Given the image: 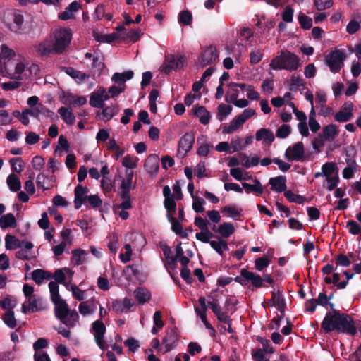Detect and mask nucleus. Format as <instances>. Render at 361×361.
<instances>
[{
	"label": "nucleus",
	"instance_id": "nucleus-18",
	"mask_svg": "<svg viewBox=\"0 0 361 361\" xmlns=\"http://www.w3.org/2000/svg\"><path fill=\"white\" fill-rule=\"evenodd\" d=\"M241 276L246 278L247 282L251 281L252 286L255 288H259L263 286V279L259 274L254 272L249 271L246 269L240 270Z\"/></svg>",
	"mask_w": 361,
	"mask_h": 361
},
{
	"label": "nucleus",
	"instance_id": "nucleus-21",
	"mask_svg": "<svg viewBox=\"0 0 361 361\" xmlns=\"http://www.w3.org/2000/svg\"><path fill=\"white\" fill-rule=\"evenodd\" d=\"M257 141L263 140L266 144L271 145L274 141V135L272 131L268 128H262L255 134Z\"/></svg>",
	"mask_w": 361,
	"mask_h": 361
},
{
	"label": "nucleus",
	"instance_id": "nucleus-16",
	"mask_svg": "<svg viewBox=\"0 0 361 361\" xmlns=\"http://www.w3.org/2000/svg\"><path fill=\"white\" fill-rule=\"evenodd\" d=\"M195 142V133L188 132L184 134L179 140L178 150L184 151L185 154L188 153L192 147Z\"/></svg>",
	"mask_w": 361,
	"mask_h": 361
},
{
	"label": "nucleus",
	"instance_id": "nucleus-26",
	"mask_svg": "<svg viewBox=\"0 0 361 361\" xmlns=\"http://www.w3.org/2000/svg\"><path fill=\"white\" fill-rule=\"evenodd\" d=\"M48 176L45 175L44 173H40L38 174L36 180V183L38 188H41L43 190H47L50 189L53 185L51 183V178Z\"/></svg>",
	"mask_w": 361,
	"mask_h": 361
},
{
	"label": "nucleus",
	"instance_id": "nucleus-23",
	"mask_svg": "<svg viewBox=\"0 0 361 361\" xmlns=\"http://www.w3.org/2000/svg\"><path fill=\"white\" fill-rule=\"evenodd\" d=\"M194 114L199 118L200 122L203 125H207L211 119L210 113L203 106H195L193 108Z\"/></svg>",
	"mask_w": 361,
	"mask_h": 361
},
{
	"label": "nucleus",
	"instance_id": "nucleus-39",
	"mask_svg": "<svg viewBox=\"0 0 361 361\" xmlns=\"http://www.w3.org/2000/svg\"><path fill=\"white\" fill-rule=\"evenodd\" d=\"M326 181L327 183L326 185L325 183L323 184V187L326 188L328 190L332 191L336 188L338 183L340 181L339 176L338 174V171H336L334 176H329L326 178Z\"/></svg>",
	"mask_w": 361,
	"mask_h": 361
},
{
	"label": "nucleus",
	"instance_id": "nucleus-52",
	"mask_svg": "<svg viewBox=\"0 0 361 361\" xmlns=\"http://www.w3.org/2000/svg\"><path fill=\"white\" fill-rule=\"evenodd\" d=\"M192 209L196 213H202L204 211L203 205L205 204L204 199L200 197H193Z\"/></svg>",
	"mask_w": 361,
	"mask_h": 361
},
{
	"label": "nucleus",
	"instance_id": "nucleus-8",
	"mask_svg": "<svg viewBox=\"0 0 361 361\" xmlns=\"http://www.w3.org/2000/svg\"><path fill=\"white\" fill-rule=\"evenodd\" d=\"M353 104L350 101L345 102L340 110L334 115V119L338 123H346L351 120L353 114Z\"/></svg>",
	"mask_w": 361,
	"mask_h": 361
},
{
	"label": "nucleus",
	"instance_id": "nucleus-28",
	"mask_svg": "<svg viewBox=\"0 0 361 361\" xmlns=\"http://www.w3.org/2000/svg\"><path fill=\"white\" fill-rule=\"evenodd\" d=\"M244 123L240 119L239 116H235L229 123L228 126H225L222 128V133L224 134H230L238 130L241 127Z\"/></svg>",
	"mask_w": 361,
	"mask_h": 361
},
{
	"label": "nucleus",
	"instance_id": "nucleus-30",
	"mask_svg": "<svg viewBox=\"0 0 361 361\" xmlns=\"http://www.w3.org/2000/svg\"><path fill=\"white\" fill-rule=\"evenodd\" d=\"M24 240L20 241L14 235L7 234L5 238V246L6 250H15L23 247Z\"/></svg>",
	"mask_w": 361,
	"mask_h": 361
},
{
	"label": "nucleus",
	"instance_id": "nucleus-43",
	"mask_svg": "<svg viewBox=\"0 0 361 361\" xmlns=\"http://www.w3.org/2000/svg\"><path fill=\"white\" fill-rule=\"evenodd\" d=\"M284 196L290 202H295L298 204H302L306 198L300 195L295 194L291 190H288L284 192Z\"/></svg>",
	"mask_w": 361,
	"mask_h": 361
},
{
	"label": "nucleus",
	"instance_id": "nucleus-45",
	"mask_svg": "<svg viewBox=\"0 0 361 361\" xmlns=\"http://www.w3.org/2000/svg\"><path fill=\"white\" fill-rule=\"evenodd\" d=\"M274 305L277 307L281 315L284 317L286 303L284 296L282 295L281 291L279 289L278 290L277 300L275 301V305Z\"/></svg>",
	"mask_w": 361,
	"mask_h": 361
},
{
	"label": "nucleus",
	"instance_id": "nucleus-5",
	"mask_svg": "<svg viewBox=\"0 0 361 361\" xmlns=\"http://www.w3.org/2000/svg\"><path fill=\"white\" fill-rule=\"evenodd\" d=\"M345 57L346 56L343 51L335 49L326 56L325 61L331 72L338 73L341 70V63Z\"/></svg>",
	"mask_w": 361,
	"mask_h": 361
},
{
	"label": "nucleus",
	"instance_id": "nucleus-55",
	"mask_svg": "<svg viewBox=\"0 0 361 361\" xmlns=\"http://www.w3.org/2000/svg\"><path fill=\"white\" fill-rule=\"evenodd\" d=\"M214 314L216 316L217 319L223 323L230 322H232V319H231L230 316L228 314L229 312L228 311H222L221 307L217 311V310H215Z\"/></svg>",
	"mask_w": 361,
	"mask_h": 361
},
{
	"label": "nucleus",
	"instance_id": "nucleus-4",
	"mask_svg": "<svg viewBox=\"0 0 361 361\" xmlns=\"http://www.w3.org/2000/svg\"><path fill=\"white\" fill-rule=\"evenodd\" d=\"M72 37V32L68 28H61L54 32V50L56 54H61L69 45Z\"/></svg>",
	"mask_w": 361,
	"mask_h": 361
},
{
	"label": "nucleus",
	"instance_id": "nucleus-31",
	"mask_svg": "<svg viewBox=\"0 0 361 361\" xmlns=\"http://www.w3.org/2000/svg\"><path fill=\"white\" fill-rule=\"evenodd\" d=\"M338 133V132L336 126L334 124H329L323 128L322 135L321 136L328 141H332Z\"/></svg>",
	"mask_w": 361,
	"mask_h": 361
},
{
	"label": "nucleus",
	"instance_id": "nucleus-62",
	"mask_svg": "<svg viewBox=\"0 0 361 361\" xmlns=\"http://www.w3.org/2000/svg\"><path fill=\"white\" fill-rule=\"evenodd\" d=\"M195 173L199 178L207 176L206 173L205 164L200 161L195 168Z\"/></svg>",
	"mask_w": 361,
	"mask_h": 361
},
{
	"label": "nucleus",
	"instance_id": "nucleus-10",
	"mask_svg": "<svg viewBox=\"0 0 361 361\" xmlns=\"http://www.w3.org/2000/svg\"><path fill=\"white\" fill-rule=\"evenodd\" d=\"M178 341V335L176 329H171L166 331V335L162 339V344L164 345L165 350L163 353H168L173 350L177 345Z\"/></svg>",
	"mask_w": 361,
	"mask_h": 361
},
{
	"label": "nucleus",
	"instance_id": "nucleus-9",
	"mask_svg": "<svg viewBox=\"0 0 361 361\" xmlns=\"http://www.w3.org/2000/svg\"><path fill=\"white\" fill-rule=\"evenodd\" d=\"M53 304L54 305L55 317L63 324H70V321L67 320L70 309L66 300H61Z\"/></svg>",
	"mask_w": 361,
	"mask_h": 361
},
{
	"label": "nucleus",
	"instance_id": "nucleus-56",
	"mask_svg": "<svg viewBox=\"0 0 361 361\" xmlns=\"http://www.w3.org/2000/svg\"><path fill=\"white\" fill-rule=\"evenodd\" d=\"M257 340L262 344L263 347L262 350H263V352L269 354H272L274 353V348L271 346H270L269 340L261 336H257Z\"/></svg>",
	"mask_w": 361,
	"mask_h": 361
},
{
	"label": "nucleus",
	"instance_id": "nucleus-7",
	"mask_svg": "<svg viewBox=\"0 0 361 361\" xmlns=\"http://www.w3.org/2000/svg\"><path fill=\"white\" fill-rule=\"evenodd\" d=\"M92 330L94 332L95 342L99 348L102 350H106L108 345L104 341V336L106 332V326L101 319L94 321L92 324Z\"/></svg>",
	"mask_w": 361,
	"mask_h": 361
},
{
	"label": "nucleus",
	"instance_id": "nucleus-41",
	"mask_svg": "<svg viewBox=\"0 0 361 361\" xmlns=\"http://www.w3.org/2000/svg\"><path fill=\"white\" fill-rule=\"evenodd\" d=\"M298 19L301 27L303 30H307L312 27V19L310 17L306 16L302 13H300L298 16Z\"/></svg>",
	"mask_w": 361,
	"mask_h": 361
},
{
	"label": "nucleus",
	"instance_id": "nucleus-50",
	"mask_svg": "<svg viewBox=\"0 0 361 361\" xmlns=\"http://www.w3.org/2000/svg\"><path fill=\"white\" fill-rule=\"evenodd\" d=\"M195 311L197 316L200 317L202 322L204 323L205 327L207 329L211 330L213 332V334H214L216 331L207 319V312L200 311V308L197 307H195Z\"/></svg>",
	"mask_w": 361,
	"mask_h": 361
},
{
	"label": "nucleus",
	"instance_id": "nucleus-37",
	"mask_svg": "<svg viewBox=\"0 0 361 361\" xmlns=\"http://www.w3.org/2000/svg\"><path fill=\"white\" fill-rule=\"evenodd\" d=\"M49 288L50 291V299L53 303L63 300L59 295V285L56 282L51 281L49 283Z\"/></svg>",
	"mask_w": 361,
	"mask_h": 361
},
{
	"label": "nucleus",
	"instance_id": "nucleus-1",
	"mask_svg": "<svg viewBox=\"0 0 361 361\" xmlns=\"http://www.w3.org/2000/svg\"><path fill=\"white\" fill-rule=\"evenodd\" d=\"M321 329L325 334L334 331L350 336L357 334V327L353 317L341 312H326L322 322Z\"/></svg>",
	"mask_w": 361,
	"mask_h": 361
},
{
	"label": "nucleus",
	"instance_id": "nucleus-54",
	"mask_svg": "<svg viewBox=\"0 0 361 361\" xmlns=\"http://www.w3.org/2000/svg\"><path fill=\"white\" fill-rule=\"evenodd\" d=\"M45 274L46 270L42 269H35L32 273V279L37 284L39 285L44 280Z\"/></svg>",
	"mask_w": 361,
	"mask_h": 361
},
{
	"label": "nucleus",
	"instance_id": "nucleus-47",
	"mask_svg": "<svg viewBox=\"0 0 361 361\" xmlns=\"http://www.w3.org/2000/svg\"><path fill=\"white\" fill-rule=\"evenodd\" d=\"M118 111L117 106H110L104 108L102 111V116L106 118L105 121L111 119Z\"/></svg>",
	"mask_w": 361,
	"mask_h": 361
},
{
	"label": "nucleus",
	"instance_id": "nucleus-35",
	"mask_svg": "<svg viewBox=\"0 0 361 361\" xmlns=\"http://www.w3.org/2000/svg\"><path fill=\"white\" fill-rule=\"evenodd\" d=\"M176 200V199L175 198V196L168 199H164V206L166 210V215L174 216L177 209Z\"/></svg>",
	"mask_w": 361,
	"mask_h": 361
},
{
	"label": "nucleus",
	"instance_id": "nucleus-19",
	"mask_svg": "<svg viewBox=\"0 0 361 361\" xmlns=\"http://www.w3.org/2000/svg\"><path fill=\"white\" fill-rule=\"evenodd\" d=\"M133 305L131 299L125 298L123 300H115L112 302V309L116 312H126Z\"/></svg>",
	"mask_w": 361,
	"mask_h": 361
},
{
	"label": "nucleus",
	"instance_id": "nucleus-25",
	"mask_svg": "<svg viewBox=\"0 0 361 361\" xmlns=\"http://www.w3.org/2000/svg\"><path fill=\"white\" fill-rule=\"evenodd\" d=\"M17 226L16 219L12 213H8L0 217V228H16Z\"/></svg>",
	"mask_w": 361,
	"mask_h": 361
},
{
	"label": "nucleus",
	"instance_id": "nucleus-29",
	"mask_svg": "<svg viewBox=\"0 0 361 361\" xmlns=\"http://www.w3.org/2000/svg\"><path fill=\"white\" fill-rule=\"evenodd\" d=\"M134 295L139 304H144L150 299V293L147 288L138 287L134 291Z\"/></svg>",
	"mask_w": 361,
	"mask_h": 361
},
{
	"label": "nucleus",
	"instance_id": "nucleus-58",
	"mask_svg": "<svg viewBox=\"0 0 361 361\" xmlns=\"http://www.w3.org/2000/svg\"><path fill=\"white\" fill-rule=\"evenodd\" d=\"M90 308L91 305H89V301L82 302L78 307L80 313L83 316L92 314L94 313V309Z\"/></svg>",
	"mask_w": 361,
	"mask_h": 361
},
{
	"label": "nucleus",
	"instance_id": "nucleus-49",
	"mask_svg": "<svg viewBox=\"0 0 361 361\" xmlns=\"http://www.w3.org/2000/svg\"><path fill=\"white\" fill-rule=\"evenodd\" d=\"M94 39L97 42H106V43H111L117 39L116 33L113 32L111 34L108 35H94Z\"/></svg>",
	"mask_w": 361,
	"mask_h": 361
},
{
	"label": "nucleus",
	"instance_id": "nucleus-20",
	"mask_svg": "<svg viewBox=\"0 0 361 361\" xmlns=\"http://www.w3.org/2000/svg\"><path fill=\"white\" fill-rule=\"evenodd\" d=\"M80 8V4L74 1L71 2L66 8L65 11L59 15V18L62 20H68L75 18L73 12H76Z\"/></svg>",
	"mask_w": 361,
	"mask_h": 361
},
{
	"label": "nucleus",
	"instance_id": "nucleus-12",
	"mask_svg": "<svg viewBox=\"0 0 361 361\" xmlns=\"http://www.w3.org/2000/svg\"><path fill=\"white\" fill-rule=\"evenodd\" d=\"M89 192V188L87 186H83L78 184L74 190V207L76 209L81 207L82 204L86 201Z\"/></svg>",
	"mask_w": 361,
	"mask_h": 361
},
{
	"label": "nucleus",
	"instance_id": "nucleus-51",
	"mask_svg": "<svg viewBox=\"0 0 361 361\" xmlns=\"http://www.w3.org/2000/svg\"><path fill=\"white\" fill-rule=\"evenodd\" d=\"M290 126L287 124H283L276 130V136L279 138L285 139L290 134Z\"/></svg>",
	"mask_w": 361,
	"mask_h": 361
},
{
	"label": "nucleus",
	"instance_id": "nucleus-46",
	"mask_svg": "<svg viewBox=\"0 0 361 361\" xmlns=\"http://www.w3.org/2000/svg\"><path fill=\"white\" fill-rule=\"evenodd\" d=\"M11 169L13 171L20 173L23 170L24 162L21 157H13L10 159Z\"/></svg>",
	"mask_w": 361,
	"mask_h": 361
},
{
	"label": "nucleus",
	"instance_id": "nucleus-2",
	"mask_svg": "<svg viewBox=\"0 0 361 361\" xmlns=\"http://www.w3.org/2000/svg\"><path fill=\"white\" fill-rule=\"evenodd\" d=\"M301 65L302 63L300 58L294 53L288 50L282 51L270 63V67L274 70H286L288 71H295Z\"/></svg>",
	"mask_w": 361,
	"mask_h": 361
},
{
	"label": "nucleus",
	"instance_id": "nucleus-57",
	"mask_svg": "<svg viewBox=\"0 0 361 361\" xmlns=\"http://www.w3.org/2000/svg\"><path fill=\"white\" fill-rule=\"evenodd\" d=\"M335 260L337 266L347 267L351 264L349 257L343 253L338 254Z\"/></svg>",
	"mask_w": 361,
	"mask_h": 361
},
{
	"label": "nucleus",
	"instance_id": "nucleus-38",
	"mask_svg": "<svg viewBox=\"0 0 361 361\" xmlns=\"http://www.w3.org/2000/svg\"><path fill=\"white\" fill-rule=\"evenodd\" d=\"M322 171L324 176L326 178H328L329 176H331L333 174L335 175L336 171H338V169L336 163L326 162L322 165Z\"/></svg>",
	"mask_w": 361,
	"mask_h": 361
},
{
	"label": "nucleus",
	"instance_id": "nucleus-22",
	"mask_svg": "<svg viewBox=\"0 0 361 361\" xmlns=\"http://www.w3.org/2000/svg\"><path fill=\"white\" fill-rule=\"evenodd\" d=\"M166 218L171 224V230L173 232L183 238L188 237L187 232L183 231L182 224L174 216L166 215Z\"/></svg>",
	"mask_w": 361,
	"mask_h": 361
},
{
	"label": "nucleus",
	"instance_id": "nucleus-27",
	"mask_svg": "<svg viewBox=\"0 0 361 361\" xmlns=\"http://www.w3.org/2000/svg\"><path fill=\"white\" fill-rule=\"evenodd\" d=\"M58 112L60 114L61 118L67 125L72 126L75 123V116L71 110H69L66 107L62 106L59 109Z\"/></svg>",
	"mask_w": 361,
	"mask_h": 361
},
{
	"label": "nucleus",
	"instance_id": "nucleus-33",
	"mask_svg": "<svg viewBox=\"0 0 361 361\" xmlns=\"http://www.w3.org/2000/svg\"><path fill=\"white\" fill-rule=\"evenodd\" d=\"M6 183L9 189L13 192H18L21 188V182L20 178L13 173H11L7 177Z\"/></svg>",
	"mask_w": 361,
	"mask_h": 361
},
{
	"label": "nucleus",
	"instance_id": "nucleus-6",
	"mask_svg": "<svg viewBox=\"0 0 361 361\" xmlns=\"http://www.w3.org/2000/svg\"><path fill=\"white\" fill-rule=\"evenodd\" d=\"M218 58L219 54L216 47L210 45L204 49L198 61L202 67H205L207 65L215 63L217 61Z\"/></svg>",
	"mask_w": 361,
	"mask_h": 361
},
{
	"label": "nucleus",
	"instance_id": "nucleus-17",
	"mask_svg": "<svg viewBox=\"0 0 361 361\" xmlns=\"http://www.w3.org/2000/svg\"><path fill=\"white\" fill-rule=\"evenodd\" d=\"M144 167L148 173L156 174L159 169V158L157 154H152L146 159Z\"/></svg>",
	"mask_w": 361,
	"mask_h": 361
},
{
	"label": "nucleus",
	"instance_id": "nucleus-48",
	"mask_svg": "<svg viewBox=\"0 0 361 361\" xmlns=\"http://www.w3.org/2000/svg\"><path fill=\"white\" fill-rule=\"evenodd\" d=\"M195 237L198 240L204 243H209L212 241L210 239L214 238V235L208 229L197 233Z\"/></svg>",
	"mask_w": 361,
	"mask_h": 361
},
{
	"label": "nucleus",
	"instance_id": "nucleus-24",
	"mask_svg": "<svg viewBox=\"0 0 361 361\" xmlns=\"http://www.w3.org/2000/svg\"><path fill=\"white\" fill-rule=\"evenodd\" d=\"M235 227L230 222H224L219 225L217 231L218 233L223 238H228L235 232Z\"/></svg>",
	"mask_w": 361,
	"mask_h": 361
},
{
	"label": "nucleus",
	"instance_id": "nucleus-11",
	"mask_svg": "<svg viewBox=\"0 0 361 361\" xmlns=\"http://www.w3.org/2000/svg\"><path fill=\"white\" fill-rule=\"evenodd\" d=\"M304 145L302 142H296L293 147H288L285 152V157L288 160L300 161L304 155Z\"/></svg>",
	"mask_w": 361,
	"mask_h": 361
},
{
	"label": "nucleus",
	"instance_id": "nucleus-15",
	"mask_svg": "<svg viewBox=\"0 0 361 361\" xmlns=\"http://www.w3.org/2000/svg\"><path fill=\"white\" fill-rule=\"evenodd\" d=\"M286 177L284 176H279L276 177L271 178L269 180V184L270 185V190L278 193L286 192Z\"/></svg>",
	"mask_w": 361,
	"mask_h": 361
},
{
	"label": "nucleus",
	"instance_id": "nucleus-53",
	"mask_svg": "<svg viewBox=\"0 0 361 361\" xmlns=\"http://www.w3.org/2000/svg\"><path fill=\"white\" fill-rule=\"evenodd\" d=\"M232 106L224 104H221L218 106V118L220 121H223V118L220 116H226L231 113Z\"/></svg>",
	"mask_w": 361,
	"mask_h": 361
},
{
	"label": "nucleus",
	"instance_id": "nucleus-60",
	"mask_svg": "<svg viewBox=\"0 0 361 361\" xmlns=\"http://www.w3.org/2000/svg\"><path fill=\"white\" fill-rule=\"evenodd\" d=\"M294 10L290 6H287L282 13V19L285 23H291L293 20Z\"/></svg>",
	"mask_w": 361,
	"mask_h": 361
},
{
	"label": "nucleus",
	"instance_id": "nucleus-63",
	"mask_svg": "<svg viewBox=\"0 0 361 361\" xmlns=\"http://www.w3.org/2000/svg\"><path fill=\"white\" fill-rule=\"evenodd\" d=\"M347 226L350 227L349 233L352 235H357L361 233V227L360 225L353 220H350L347 222Z\"/></svg>",
	"mask_w": 361,
	"mask_h": 361
},
{
	"label": "nucleus",
	"instance_id": "nucleus-42",
	"mask_svg": "<svg viewBox=\"0 0 361 361\" xmlns=\"http://www.w3.org/2000/svg\"><path fill=\"white\" fill-rule=\"evenodd\" d=\"M192 21V16L188 10H184L180 12L178 15V22L183 25H190Z\"/></svg>",
	"mask_w": 361,
	"mask_h": 361
},
{
	"label": "nucleus",
	"instance_id": "nucleus-3",
	"mask_svg": "<svg viewBox=\"0 0 361 361\" xmlns=\"http://www.w3.org/2000/svg\"><path fill=\"white\" fill-rule=\"evenodd\" d=\"M187 62V59L181 54H167L160 68L162 73L169 74L172 71H177L183 69Z\"/></svg>",
	"mask_w": 361,
	"mask_h": 361
},
{
	"label": "nucleus",
	"instance_id": "nucleus-59",
	"mask_svg": "<svg viewBox=\"0 0 361 361\" xmlns=\"http://www.w3.org/2000/svg\"><path fill=\"white\" fill-rule=\"evenodd\" d=\"M238 302V300L233 296H228L224 304V307L226 311L231 312V314H233L235 311L234 305Z\"/></svg>",
	"mask_w": 361,
	"mask_h": 361
},
{
	"label": "nucleus",
	"instance_id": "nucleus-14",
	"mask_svg": "<svg viewBox=\"0 0 361 361\" xmlns=\"http://www.w3.org/2000/svg\"><path fill=\"white\" fill-rule=\"evenodd\" d=\"M31 110L27 111V113H29L30 116L35 118H39L40 114L44 115L52 120L58 118V116L54 112L49 110L42 103H39L37 106L31 109Z\"/></svg>",
	"mask_w": 361,
	"mask_h": 361
},
{
	"label": "nucleus",
	"instance_id": "nucleus-34",
	"mask_svg": "<svg viewBox=\"0 0 361 361\" xmlns=\"http://www.w3.org/2000/svg\"><path fill=\"white\" fill-rule=\"evenodd\" d=\"M28 310L31 312H36L42 310V307H41L42 299L39 297H37L35 295L30 296L28 298Z\"/></svg>",
	"mask_w": 361,
	"mask_h": 361
},
{
	"label": "nucleus",
	"instance_id": "nucleus-61",
	"mask_svg": "<svg viewBox=\"0 0 361 361\" xmlns=\"http://www.w3.org/2000/svg\"><path fill=\"white\" fill-rule=\"evenodd\" d=\"M269 264V261L267 257H262L256 259L255 262V268L258 271H262L267 267Z\"/></svg>",
	"mask_w": 361,
	"mask_h": 361
},
{
	"label": "nucleus",
	"instance_id": "nucleus-32",
	"mask_svg": "<svg viewBox=\"0 0 361 361\" xmlns=\"http://www.w3.org/2000/svg\"><path fill=\"white\" fill-rule=\"evenodd\" d=\"M242 211V209L238 208L235 205H226L221 210L224 215L231 218L240 217Z\"/></svg>",
	"mask_w": 361,
	"mask_h": 361
},
{
	"label": "nucleus",
	"instance_id": "nucleus-44",
	"mask_svg": "<svg viewBox=\"0 0 361 361\" xmlns=\"http://www.w3.org/2000/svg\"><path fill=\"white\" fill-rule=\"evenodd\" d=\"M87 255V252L80 248L75 249L73 251L71 261L75 262V264L78 266L83 263L82 257Z\"/></svg>",
	"mask_w": 361,
	"mask_h": 361
},
{
	"label": "nucleus",
	"instance_id": "nucleus-64",
	"mask_svg": "<svg viewBox=\"0 0 361 361\" xmlns=\"http://www.w3.org/2000/svg\"><path fill=\"white\" fill-rule=\"evenodd\" d=\"M264 353L262 349L257 348L252 350V356L255 361H270L265 358Z\"/></svg>",
	"mask_w": 361,
	"mask_h": 361
},
{
	"label": "nucleus",
	"instance_id": "nucleus-36",
	"mask_svg": "<svg viewBox=\"0 0 361 361\" xmlns=\"http://www.w3.org/2000/svg\"><path fill=\"white\" fill-rule=\"evenodd\" d=\"M90 104L94 108L102 109L104 106V102L102 100L98 90L93 92L90 98Z\"/></svg>",
	"mask_w": 361,
	"mask_h": 361
},
{
	"label": "nucleus",
	"instance_id": "nucleus-40",
	"mask_svg": "<svg viewBox=\"0 0 361 361\" xmlns=\"http://www.w3.org/2000/svg\"><path fill=\"white\" fill-rule=\"evenodd\" d=\"M2 319L9 328L14 329L16 326V319L13 310H10L4 313Z\"/></svg>",
	"mask_w": 361,
	"mask_h": 361
},
{
	"label": "nucleus",
	"instance_id": "nucleus-13",
	"mask_svg": "<svg viewBox=\"0 0 361 361\" xmlns=\"http://www.w3.org/2000/svg\"><path fill=\"white\" fill-rule=\"evenodd\" d=\"M11 22H6V26L13 32L20 34L23 29L22 25L24 23V17L22 14L13 13L11 15Z\"/></svg>",
	"mask_w": 361,
	"mask_h": 361
}]
</instances>
